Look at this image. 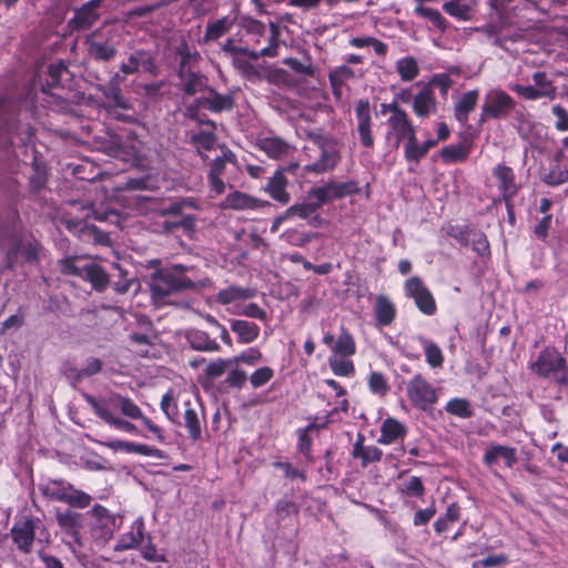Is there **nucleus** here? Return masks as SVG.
Returning a JSON list of instances; mask_svg holds the SVG:
<instances>
[{"label": "nucleus", "mask_w": 568, "mask_h": 568, "mask_svg": "<svg viewBox=\"0 0 568 568\" xmlns=\"http://www.w3.org/2000/svg\"><path fill=\"white\" fill-rule=\"evenodd\" d=\"M459 519V507L456 504H452L447 507L446 514L443 517H439L435 524L434 528L437 534H443L446 531L450 524L456 523Z\"/></svg>", "instance_id": "c03bdc74"}, {"label": "nucleus", "mask_w": 568, "mask_h": 568, "mask_svg": "<svg viewBox=\"0 0 568 568\" xmlns=\"http://www.w3.org/2000/svg\"><path fill=\"white\" fill-rule=\"evenodd\" d=\"M186 339L196 351L216 352L220 349L219 344L204 331L191 329L186 333Z\"/></svg>", "instance_id": "cd10ccee"}, {"label": "nucleus", "mask_w": 568, "mask_h": 568, "mask_svg": "<svg viewBox=\"0 0 568 568\" xmlns=\"http://www.w3.org/2000/svg\"><path fill=\"white\" fill-rule=\"evenodd\" d=\"M92 498L90 495L82 490L75 489L73 486H71L70 493L67 498V504H69L72 507L78 508H85L90 505Z\"/></svg>", "instance_id": "052dcab7"}, {"label": "nucleus", "mask_w": 568, "mask_h": 568, "mask_svg": "<svg viewBox=\"0 0 568 568\" xmlns=\"http://www.w3.org/2000/svg\"><path fill=\"white\" fill-rule=\"evenodd\" d=\"M475 6V0H470L469 2H445L443 10L458 20L467 21L471 19Z\"/></svg>", "instance_id": "f704fd0d"}, {"label": "nucleus", "mask_w": 568, "mask_h": 568, "mask_svg": "<svg viewBox=\"0 0 568 568\" xmlns=\"http://www.w3.org/2000/svg\"><path fill=\"white\" fill-rule=\"evenodd\" d=\"M551 111H552V114L557 118L555 128L561 132L568 131V113H567V111L559 104L554 105Z\"/></svg>", "instance_id": "774afa93"}, {"label": "nucleus", "mask_w": 568, "mask_h": 568, "mask_svg": "<svg viewBox=\"0 0 568 568\" xmlns=\"http://www.w3.org/2000/svg\"><path fill=\"white\" fill-rule=\"evenodd\" d=\"M446 410L452 415L463 418H467L471 415L468 402L463 398H454L449 400L446 405Z\"/></svg>", "instance_id": "4d7b16f0"}, {"label": "nucleus", "mask_w": 568, "mask_h": 568, "mask_svg": "<svg viewBox=\"0 0 568 568\" xmlns=\"http://www.w3.org/2000/svg\"><path fill=\"white\" fill-rule=\"evenodd\" d=\"M407 297L413 298L417 308L425 315H433L436 312V302L430 291L425 286L418 276L406 280L404 285Z\"/></svg>", "instance_id": "9d476101"}, {"label": "nucleus", "mask_w": 568, "mask_h": 568, "mask_svg": "<svg viewBox=\"0 0 568 568\" xmlns=\"http://www.w3.org/2000/svg\"><path fill=\"white\" fill-rule=\"evenodd\" d=\"M479 91L477 89L465 92L455 105V118L460 123H466L468 115L476 108L478 102Z\"/></svg>", "instance_id": "4be33fe9"}, {"label": "nucleus", "mask_w": 568, "mask_h": 568, "mask_svg": "<svg viewBox=\"0 0 568 568\" xmlns=\"http://www.w3.org/2000/svg\"><path fill=\"white\" fill-rule=\"evenodd\" d=\"M233 154L231 151H223L212 163L209 176H221L225 170V163L231 162Z\"/></svg>", "instance_id": "69168bd1"}, {"label": "nucleus", "mask_w": 568, "mask_h": 568, "mask_svg": "<svg viewBox=\"0 0 568 568\" xmlns=\"http://www.w3.org/2000/svg\"><path fill=\"white\" fill-rule=\"evenodd\" d=\"M191 142L194 144L199 153L210 151L215 145V136L212 132H199L191 135Z\"/></svg>", "instance_id": "09e8293b"}, {"label": "nucleus", "mask_w": 568, "mask_h": 568, "mask_svg": "<svg viewBox=\"0 0 568 568\" xmlns=\"http://www.w3.org/2000/svg\"><path fill=\"white\" fill-rule=\"evenodd\" d=\"M374 313L379 326H388L396 316V307L386 295H378L375 301Z\"/></svg>", "instance_id": "412c9836"}, {"label": "nucleus", "mask_w": 568, "mask_h": 568, "mask_svg": "<svg viewBox=\"0 0 568 568\" xmlns=\"http://www.w3.org/2000/svg\"><path fill=\"white\" fill-rule=\"evenodd\" d=\"M383 112H390V116L387 120L389 128L388 135L393 134L396 138V144L398 145L403 140L407 142L416 135L415 126L408 119L407 113L398 106L396 103L383 104Z\"/></svg>", "instance_id": "1a4fd4ad"}, {"label": "nucleus", "mask_w": 568, "mask_h": 568, "mask_svg": "<svg viewBox=\"0 0 568 568\" xmlns=\"http://www.w3.org/2000/svg\"><path fill=\"white\" fill-rule=\"evenodd\" d=\"M99 3L100 0H92L75 12L72 22L77 29H88L98 19L95 10Z\"/></svg>", "instance_id": "c85d7f7f"}, {"label": "nucleus", "mask_w": 568, "mask_h": 568, "mask_svg": "<svg viewBox=\"0 0 568 568\" xmlns=\"http://www.w3.org/2000/svg\"><path fill=\"white\" fill-rule=\"evenodd\" d=\"M347 357L348 356H337V355H331L328 357V365H329L332 372L336 376L348 377V376L354 375V372H355L354 364Z\"/></svg>", "instance_id": "e433bc0d"}, {"label": "nucleus", "mask_w": 568, "mask_h": 568, "mask_svg": "<svg viewBox=\"0 0 568 568\" xmlns=\"http://www.w3.org/2000/svg\"><path fill=\"white\" fill-rule=\"evenodd\" d=\"M124 80L120 74H115L106 84L100 87V91L110 99L113 104L120 109H130L128 100L121 94L120 83Z\"/></svg>", "instance_id": "393cba45"}, {"label": "nucleus", "mask_w": 568, "mask_h": 568, "mask_svg": "<svg viewBox=\"0 0 568 568\" xmlns=\"http://www.w3.org/2000/svg\"><path fill=\"white\" fill-rule=\"evenodd\" d=\"M143 537H144V524L141 519H136L132 524L131 530L121 536V538L114 546V550L123 551V550L136 548L143 541Z\"/></svg>", "instance_id": "6ab92c4d"}, {"label": "nucleus", "mask_w": 568, "mask_h": 568, "mask_svg": "<svg viewBox=\"0 0 568 568\" xmlns=\"http://www.w3.org/2000/svg\"><path fill=\"white\" fill-rule=\"evenodd\" d=\"M542 181L550 186L560 185L568 181V170L555 165L549 173L545 174Z\"/></svg>", "instance_id": "13d9d810"}, {"label": "nucleus", "mask_w": 568, "mask_h": 568, "mask_svg": "<svg viewBox=\"0 0 568 568\" xmlns=\"http://www.w3.org/2000/svg\"><path fill=\"white\" fill-rule=\"evenodd\" d=\"M532 81L535 83V88H537L544 98L549 100H554L556 98L557 89L552 84V81L548 79L545 72H535L532 74Z\"/></svg>", "instance_id": "4c0bfd02"}, {"label": "nucleus", "mask_w": 568, "mask_h": 568, "mask_svg": "<svg viewBox=\"0 0 568 568\" xmlns=\"http://www.w3.org/2000/svg\"><path fill=\"white\" fill-rule=\"evenodd\" d=\"M181 77L183 79V89L190 95H193V94L200 92L202 90V88L204 87L203 77H201L196 73H193V72H189L185 74L182 73Z\"/></svg>", "instance_id": "603ef678"}, {"label": "nucleus", "mask_w": 568, "mask_h": 568, "mask_svg": "<svg viewBox=\"0 0 568 568\" xmlns=\"http://www.w3.org/2000/svg\"><path fill=\"white\" fill-rule=\"evenodd\" d=\"M368 387L373 394L384 396L388 392L385 376L379 372H372L368 376Z\"/></svg>", "instance_id": "5fc2aeb1"}, {"label": "nucleus", "mask_w": 568, "mask_h": 568, "mask_svg": "<svg viewBox=\"0 0 568 568\" xmlns=\"http://www.w3.org/2000/svg\"><path fill=\"white\" fill-rule=\"evenodd\" d=\"M414 12L416 16L429 20L440 31H445L447 29V21L438 10L424 6H416Z\"/></svg>", "instance_id": "ea45409f"}, {"label": "nucleus", "mask_w": 568, "mask_h": 568, "mask_svg": "<svg viewBox=\"0 0 568 568\" xmlns=\"http://www.w3.org/2000/svg\"><path fill=\"white\" fill-rule=\"evenodd\" d=\"M82 278L89 281L97 291H103L109 285L108 274L95 263H85V271Z\"/></svg>", "instance_id": "2f4dec72"}, {"label": "nucleus", "mask_w": 568, "mask_h": 568, "mask_svg": "<svg viewBox=\"0 0 568 568\" xmlns=\"http://www.w3.org/2000/svg\"><path fill=\"white\" fill-rule=\"evenodd\" d=\"M260 149L272 159H283L287 156L293 148L283 139L277 136H268L261 139L258 142Z\"/></svg>", "instance_id": "aec40b11"}, {"label": "nucleus", "mask_w": 568, "mask_h": 568, "mask_svg": "<svg viewBox=\"0 0 568 568\" xmlns=\"http://www.w3.org/2000/svg\"><path fill=\"white\" fill-rule=\"evenodd\" d=\"M332 355L337 356H353L356 353V344L351 333L342 327L336 343L334 344Z\"/></svg>", "instance_id": "c9c22d12"}, {"label": "nucleus", "mask_w": 568, "mask_h": 568, "mask_svg": "<svg viewBox=\"0 0 568 568\" xmlns=\"http://www.w3.org/2000/svg\"><path fill=\"white\" fill-rule=\"evenodd\" d=\"M503 460L507 467H511L516 463V450L513 447L496 445L486 450L484 463L488 466Z\"/></svg>", "instance_id": "5701e85b"}, {"label": "nucleus", "mask_w": 568, "mask_h": 568, "mask_svg": "<svg viewBox=\"0 0 568 568\" xmlns=\"http://www.w3.org/2000/svg\"><path fill=\"white\" fill-rule=\"evenodd\" d=\"M0 244L6 253V267L11 268L18 261L19 255L23 256L27 262H34L38 258V247L30 241L21 240L18 235L11 233L4 237L3 231L0 229Z\"/></svg>", "instance_id": "7ed1b4c3"}, {"label": "nucleus", "mask_w": 568, "mask_h": 568, "mask_svg": "<svg viewBox=\"0 0 568 568\" xmlns=\"http://www.w3.org/2000/svg\"><path fill=\"white\" fill-rule=\"evenodd\" d=\"M10 532L18 549L24 554H29L32 549L36 535L33 520L24 519L23 521L14 524Z\"/></svg>", "instance_id": "4468645a"}, {"label": "nucleus", "mask_w": 568, "mask_h": 568, "mask_svg": "<svg viewBox=\"0 0 568 568\" xmlns=\"http://www.w3.org/2000/svg\"><path fill=\"white\" fill-rule=\"evenodd\" d=\"M185 266L178 264L172 268L159 270L150 277V290L154 304L161 306L173 293L194 287L193 282L183 275Z\"/></svg>", "instance_id": "f03ea898"}, {"label": "nucleus", "mask_w": 568, "mask_h": 568, "mask_svg": "<svg viewBox=\"0 0 568 568\" xmlns=\"http://www.w3.org/2000/svg\"><path fill=\"white\" fill-rule=\"evenodd\" d=\"M354 456L363 460V465L366 466L369 463L381 460L382 450L375 446H362L356 444L354 447Z\"/></svg>", "instance_id": "49530a36"}, {"label": "nucleus", "mask_w": 568, "mask_h": 568, "mask_svg": "<svg viewBox=\"0 0 568 568\" xmlns=\"http://www.w3.org/2000/svg\"><path fill=\"white\" fill-rule=\"evenodd\" d=\"M98 403L104 404L110 410L112 408H119L122 415L132 419H141L150 432L156 435L159 438L162 437L161 429L154 425L150 418L143 415L141 408L129 397H124L120 394H112L106 398L98 399Z\"/></svg>", "instance_id": "6e6552de"}, {"label": "nucleus", "mask_w": 568, "mask_h": 568, "mask_svg": "<svg viewBox=\"0 0 568 568\" xmlns=\"http://www.w3.org/2000/svg\"><path fill=\"white\" fill-rule=\"evenodd\" d=\"M233 365H234V361H232V358H229V359L217 358L206 365L205 375L210 379H216V378L221 377Z\"/></svg>", "instance_id": "de8ad7c7"}, {"label": "nucleus", "mask_w": 568, "mask_h": 568, "mask_svg": "<svg viewBox=\"0 0 568 568\" xmlns=\"http://www.w3.org/2000/svg\"><path fill=\"white\" fill-rule=\"evenodd\" d=\"M161 409L166 417L179 425H183L192 440H199L202 434V422L197 412V404L184 394L174 396L168 392L161 400Z\"/></svg>", "instance_id": "f257e3e1"}, {"label": "nucleus", "mask_w": 568, "mask_h": 568, "mask_svg": "<svg viewBox=\"0 0 568 568\" xmlns=\"http://www.w3.org/2000/svg\"><path fill=\"white\" fill-rule=\"evenodd\" d=\"M292 217H301V219H310L316 211L318 210L314 200H308V202L297 203L288 207Z\"/></svg>", "instance_id": "6e6d98bb"}, {"label": "nucleus", "mask_w": 568, "mask_h": 568, "mask_svg": "<svg viewBox=\"0 0 568 568\" xmlns=\"http://www.w3.org/2000/svg\"><path fill=\"white\" fill-rule=\"evenodd\" d=\"M413 111L418 118L436 113L437 103L430 84L425 85L413 100Z\"/></svg>", "instance_id": "f3484780"}, {"label": "nucleus", "mask_w": 568, "mask_h": 568, "mask_svg": "<svg viewBox=\"0 0 568 568\" xmlns=\"http://www.w3.org/2000/svg\"><path fill=\"white\" fill-rule=\"evenodd\" d=\"M88 51L92 58L102 61L111 60L116 52L113 45L98 41H91Z\"/></svg>", "instance_id": "37998d69"}, {"label": "nucleus", "mask_w": 568, "mask_h": 568, "mask_svg": "<svg viewBox=\"0 0 568 568\" xmlns=\"http://www.w3.org/2000/svg\"><path fill=\"white\" fill-rule=\"evenodd\" d=\"M81 518V514L74 513L72 510L58 511L55 514V519L59 527L78 545H81L80 530L83 526Z\"/></svg>", "instance_id": "dca6fc26"}, {"label": "nucleus", "mask_w": 568, "mask_h": 568, "mask_svg": "<svg viewBox=\"0 0 568 568\" xmlns=\"http://www.w3.org/2000/svg\"><path fill=\"white\" fill-rule=\"evenodd\" d=\"M60 267L63 274L83 277L85 263L82 264L78 258H64L60 262Z\"/></svg>", "instance_id": "bf43d9fd"}, {"label": "nucleus", "mask_w": 568, "mask_h": 568, "mask_svg": "<svg viewBox=\"0 0 568 568\" xmlns=\"http://www.w3.org/2000/svg\"><path fill=\"white\" fill-rule=\"evenodd\" d=\"M255 292L247 287L229 286L217 293L216 300L223 305L231 304L241 300H248L254 296Z\"/></svg>", "instance_id": "473e14b6"}, {"label": "nucleus", "mask_w": 568, "mask_h": 568, "mask_svg": "<svg viewBox=\"0 0 568 568\" xmlns=\"http://www.w3.org/2000/svg\"><path fill=\"white\" fill-rule=\"evenodd\" d=\"M270 205L271 203L268 201L251 196L241 191L229 193L222 202V207L235 211L260 210Z\"/></svg>", "instance_id": "ddd939ff"}, {"label": "nucleus", "mask_w": 568, "mask_h": 568, "mask_svg": "<svg viewBox=\"0 0 568 568\" xmlns=\"http://www.w3.org/2000/svg\"><path fill=\"white\" fill-rule=\"evenodd\" d=\"M416 339L424 346L427 364L432 368H440L444 364V354L440 347L422 335L416 336Z\"/></svg>", "instance_id": "72a5a7b5"}, {"label": "nucleus", "mask_w": 568, "mask_h": 568, "mask_svg": "<svg viewBox=\"0 0 568 568\" xmlns=\"http://www.w3.org/2000/svg\"><path fill=\"white\" fill-rule=\"evenodd\" d=\"M308 200H314L317 207L339 199L337 195L336 182L331 181L322 186L313 187L307 193Z\"/></svg>", "instance_id": "c756f323"}, {"label": "nucleus", "mask_w": 568, "mask_h": 568, "mask_svg": "<svg viewBox=\"0 0 568 568\" xmlns=\"http://www.w3.org/2000/svg\"><path fill=\"white\" fill-rule=\"evenodd\" d=\"M318 236L317 233H300L296 229H288L281 234V239L295 246H305Z\"/></svg>", "instance_id": "79ce46f5"}, {"label": "nucleus", "mask_w": 568, "mask_h": 568, "mask_svg": "<svg viewBox=\"0 0 568 568\" xmlns=\"http://www.w3.org/2000/svg\"><path fill=\"white\" fill-rule=\"evenodd\" d=\"M396 69L403 81L414 80L419 72L417 61L413 57H405L398 60Z\"/></svg>", "instance_id": "58836bf2"}, {"label": "nucleus", "mask_w": 568, "mask_h": 568, "mask_svg": "<svg viewBox=\"0 0 568 568\" xmlns=\"http://www.w3.org/2000/svg\"><path fill=\"white\" fill-rule=\"evenodd\" d=\"M278 49V29L272 23L271 24V36H270V44L260 51H252L245 48L234 49V52L246 55L253 60H257L261 57H275L277 55Z\"/></svg>", "instance_id": "a878e982"}, {"label": "nucleus", "mask_w": 568, "mask_h": 568, "mask_svg": "<svg viewBox=\"0 0 568 568\" xmlns=\"http://www.w3.org/2000/svg\"><path fill=\"white\" fill-rule=\"evenodd\" d=\"M274 376L272 368L264 366L256 369L250 377V382L254 388L262 387L270 382Z\"/></svg>", "instance_id": "680f3d73"}, {"label": "nucleus", "mask_w": 568, "mask_h": 568, "mask_svg": "<svg viewBox=\"0 0 568 568\" xmlns=\"http://www.w3.org/2000/svg\"><path fill=\"white\" fill-rule=\"evenodd\" d=\"M288 180L284 174L283 170H276L274 174L267 180V183L263 187L264 192L270 197L281 204H287L291 201V195L286 187Z\"/></svg>", "instance_id": "2eb2a0df"}, {"label": "nucleus", "mask_w": 568, "mask_h": 568, "mask_svg": "<svg viewBox=\"0 0 568 568\" xmlns=\"http://www.w3.org/2000/svg\"><path fill=\"white\" fill-rule=\"evenodd\" d=\"M400 491L407 496L422 497L425 488L419 477L412 476L403 480Z\"/></svg>", "instance_id": "3c124183"}, {"label": "nucleus", "mask_w": 568, "mask_h": 568, "mask_svg": "<svg viewBox=\"0 0 568 568\" xmlns=\"http://www.w3.org/2000/svg\"><path fill=\"white\" fill-rule=\"evenodd\" d=\"M440 155L445 161L462 162L467 158V152L460 145H449L442 149Z\"/></svg>", "instance_id": "e2e57ef3"}, {"label": "nucleus", "mask_w": 568, "mask_h": 568, "mask_svg": "<svg viewBox=\"0 0 568 568\" xmlns=\"http://www.w3.org/2000/svg\"><path fill=\"white\" fill-rule=\"evenodd\" d=\"M115 528V518L110 519V523L106 520L98 521V525L93 527L94 536L100 540L101 544L108 542L114 532Z\"/></svg>", "instance_id": "864d4df0"}, {"label": "nucleus", "mask_w": 568, "mask_h": 568, "mask_svg": "<svg viewBox=\"0 0 568 568\" xmlns=\"http://www.w3.org/2000/svg\"><path fill=\"white\" fill-rule=\"evenodd\" d=\"M231 26L232 22L226 17L221 18L213 23H209L206 27V32L203 38L204 42H209L221 38L224 33H226Z\"/></svg>", "instance_id": "a19ab883"}, {"label": "nucleus", "mask_w": 568, "mask_h": 568, "mask_svg": "<svg viewBox=\"0 0 568 568\" xmlns=\"http://www.w3.org/2000/svg\"><path fill=\"white\" fill-rule=\"evenodd\" d=\"M515 106V100L507 92L501 89H491L484 97L480 121L505 119Z\"/></svg>", "instance_id": "39448f33"}, {"label": "nucleus", "mask_w": 568, "mask_h": 568, "mask_svg": "<svg viewBox=\"0 0 568 568\" xmlns=\"http://www.w3.org/2000/svg\"><path fill=\"white\" fill-rule=\"evenodd\" d=\"M231 329L239 336V343H253L260 335V327L251 322L234 320L231 322Z\"/></svg>", "instance_id": "bb28decb"}, {"label": "nucleus", "mask_w": 568, "mask_h": 568, "mask_svg": "<svg viewBox=\"0 0 568 568\" xmlns=\"http://www.w3.org/2000/svg\"><path fill=\"white\" fill-rule=\"evenodd\" d=\"M381 437L378 443L389 445L399 438H403L406 434L405 426L393 417L386 418L381 427Z\"/></svg>", "instance_id": "b1692460"}, {"label": "nucleus", "mask_w": 568, "mask_h": 568, "mask_svg": "<svg viewBox=\"0 0 568 568\" xmlns=\"http://www.w3.org/2000/svg\"><path fill=\"white\" fill-rule=\"evenodd\" d=\"M84 398L93 409L94 414L110 426L131 434L136 432L134 424L115 416L109 408L104 407V404L98 403V399L92 395H84Z\"/></svg>", "instance_id": "f8f14e48"}, {"label": "nucleus", "mask_w": 568, "mask_h": 568, "mask_svg": "<svg viewBox=\"0 0 568 568\" xmlns=\"http://www.w3.org/2000/svg\"><path fill=\"white\" fill-rule=\"evenodd\" d=\"M406 392L412 405L420 410H429L438 400L437 389L420 374L410 378Z\"/></svg>", "instance_id": "423d86ee"}, {"label": "nucleus", "mask_w": 568, "mask_h": 568, "mask_svg": "<svg viewBox=\"0 0 568 568\" xmlns=\"http://www.w3.org/2000/svg\"><path fill=\"white\" fill-rule=\"evenodd\" d=\"M538 375L565 383L568 378L566 359L554 349L542 351L531 366Z\"/></svg>", "instance_id": "20e7f679"}, {"label": "nucleus", "mask_w": 568, "mask_h": 568, "mask_svg": "<svg viewBox=\"0 0 568 568\" xmlns=\"http://www.w3.org/2000/svg\"><path fill=\"white\" fill-rule=\"evenodd\" d=\"M71 486V484L64 483L63 480H49L40 486V490L43 496L50 499L65 503Z\"/></svg>", "instance_id": "7c9ffc66"}, {"label": "nucleus", "mask_w": 568, "mask_h": 568, "mask_svg": "<svg viewBox=\"0 0 568 568\" xmlns=\"http://www.w3.org/2000/svg\"><path fill=\"white\" fill-rule=\"evenodd\" d=\"M233 65L245 77L256 75V70L250 63V61L245 58V55L235 52V55L232 59Z\"/></svg>", "instance_id": "338daca9"}, {"label": "nucleus", "mask_w": 568, "mask_h": 568, "mask_svg": "<svg viewBox=\"0 0 568 568\" xmlns=\"http://www.w3.org/2000/svg\"><path fill=\"white\" fill-rule=\"evenodd\" d=\"M494 176L498 181V187L505 201H509L517 193V185L515 183V175L511 168L498 164L494 171Z\"/></svg>", "instance_id": "a211bd4d"}, {"label": "nucleus", "mask_w": 568, "mask_h": 568, "mask_svg": "<svg viewBox=\"0 0 568 568\" xmlns=\"http://www.w3.org/2000/svg\"><path fill=\"white\" fill-rule=\"evenodd\" d=\"M465 240L479 255L484 256L489 254V243L484 233L475 231L468 232Z\"/></svg>", "instance_id": "a18cd8bd"}, {"label": "nucleus", "mask_w": 568, "mask_h": 568, "mask_svg": "<svg viewBox=\"0 0 568 568\" xmlns=\"http://www.w3.org/2000/svg\"><path fill=\"white\" fill-rule=\"evenodd\" d=\"M508 562V558L505 555H491L487 558L475 560L473 562V568H493L504 566Z\"/></svg>", "instance_id": "0e129e2a"}, {"label": "nucleus", "mask_w": 568, "mask_h": 568, "mask_svg": "<svg viewBox=\"0 0 568 568\" xmlns=\"http://www.w3.org/2000/svg\"><path fill=\"white\" fill-rule=\"evenodd\" d=\"M357 119V132L361 143L365 148L374 146V138L372 134V114L371 106L367 100H359L355 108Z\"/></svg>", "instance_id": "9b49d317"}, {"label": "nucleus", "mask_w": 568, "mask_h": 568, "mask_svg": "<svg viewBox=\"0 0 568 568\" xmlns=\"http://www.w3.org/2000/svg\"><path fill=\"white\" fill-rule=\"evenodd\" d=\"M314 142L320 148L321 155L314 163L305 165L304 171L316 174L333 171L341 162V151L338 146L336 143L322 135L314 136Z\"/></svg>", "instance_id": "0eeeda50"}, {"label": "nucleus", "mask_w": 568, "mask_h": 568, "mask_svg": "<svg viewBox=\"0 0 568 568\" xmlns=\"http://www.w3.org/2000/svg\"><path fill=\"white\" fill-rule=\"evenodd\" d=\"M426 155L425 148H422L417 142V136L410 139V141L406 142L404 149L405 160L408 162L418 163Z\"/></svg>", "instance_id": "8fccbe9b"}]
</instances>
